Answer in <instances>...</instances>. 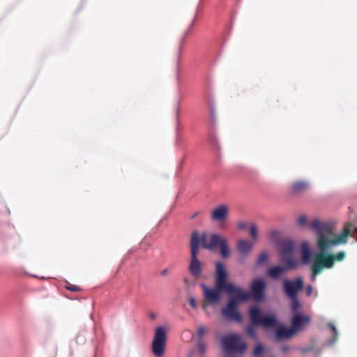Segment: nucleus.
Segmentation results:
<instances>
[{
  "label": "nucleus",
  "mask_w": 357,
  "mask_h": 357,
  "mask_svg": "<svg viewBox=\"0 0 357 357\" xmlns=\"http://www.w3.org/2000/svg\"><path fill=\"white\" fill-rule=\"evenodd\" d=\"M282 262L284 263V266H275L271 267L267 271V275L272 279H277L282 275L284 272L295 268L297 266L296 260L292 257H288L285 261Z\"/></svg>",
  "instance_id": "1a4fd4ad"
},
{
  "label": "nucleus",
  "mask_w": 357,
  "mask_h": 357,
  "mask_svg": "<svg viewBox=\"0 0 357 357\" xmlns=\"http://www.w3.org/2000/svg\"><path fill=\"white\" fill-rule=\"evenodd\" d=\"M201 287L203 290L204 295V305L203 308L206 310L208 305H213L218 303L221 299V291H225V289H218L215 284V288L211 289L208 287L206 284H202Z\"/></svg>",
  "instance_id": "6e6552de"
},
{
  "label": "nucleus",
  "mask_w": 357,
  "mask_h": 357,
  "mask_svg": "<svg viewBox=\"0 0 357 357\" xmlns=\"http://www.w3.org/2000/svg\"><path fill=\"white\" fill-rule=\"evenodd\" d=\"M150 245H151L150 243H145L144 241H142L140 243V247H141V248L144 249V251H146Z\"/></svg>",
  "instance_id": "7c9ffc66"
},
{
  "label": "nucleus",
  "mask_w": 357,
  "mask_h": 357,
  "mask_svg": "<svg viewBox=\"0 0 357 357\" xmlns=\"http://www.w3.org/2000/svg\"><path fill=\"white\" fill-rule=\"evenodd\" d=\"M268 260V255L266 251L261 252L257 260V264L258 266L264 265L267 263Z\"/></svg>",
  "instance_id": "aec40b11"
},
{
  "label": "nucleus",
  "mask_w": 357,
  "mask_h": 357,
  "mask_svg": "<svg viewBox=\"0 0 357 357\" xmlns=\"http://www.w3.org/2000/svg\"><path fill=\"white\" fill-rule=\"evenodd\" d=\"M295 331L292 326L287 328L284 326H279L276 330V339L277 340L288 339L295 334Z\"/></svg>",
  "instance_id": "dca6fc26"
},
{
  "label": "nucleus",
  "mask_w": 357,
  "mask_h": 357,
  "mask_svg": "<svg viewBox=\"0 0 357 357\" xmlns=\"http://www.w3.org/2000/svg\"><path fill=\"white\" fill-rule=\"evenodd\" d=\"M264 351V348L260 344H257L254 350L253 355L255 357L260 356Z\"/></svg>",
  "instance_id": "393cba45"
},
{
  "label": "nucleus",
  "mask_w": 357,
  "mask_h": 357,
  "mask_svg": "<svg viewBox=\"0 0 357 357\" xmlns=\"http://www.w3.org/2000/svg\"><path fill=\"white\" fill-rule=\"evenodd\" d=\"M238 227L240 229H245L247 227V225L244 222H240L238 223Z\"/></svg>",
  "instance_id": "72a5a7b5"
},
{
  "label": "nucleus",
  "mask_w": 357,
  "mask_h": 357,
  "mask_svg": "<svg viewBox=\"0 0 357 357\" xmlns=\"http://www.w3.org/2000/svg\"><path fill=\"white\" fill-rule=\"evenodd\" d=\"M167 332L164 327L158 326L155 330L153 340L151 344V351L156 357H162L165 351Z\"/></svg>",
  "instance_id": "423d86ee"
},
{
  "label": "nucleus",
  "mask_w": 357,
  "mask_h": 357,
  "mask_svg": "<svg viewBox=\"0 0 357 357\" xmlns=\"http://www.w3.org/2000/svg\"><path fill=\"white\" fill-rule=\"evenodd\" d=\"M312 275H311V280L314 282L316 280L317 275L321 273L320 271L317 270L316 268L311 266Z\"/></svg>",
  "instance_id": "bb28decb"
},
{
  "label": "nucleus",
  "mask_w": 357,
  "mask_h": 357,
  "mask_svg": "<svg viewBox=\"0 0 357 357\" xmlns=\"http://www.w3.org/2000/svg\"><path fill=\"white\" fill-rule=\"evenodd\" d=\"M250 236L254 240L257 238V227L255 224H252L250 225Z\"/></svg>",
  "instance_id": "a878e982"
},
{
  "label": "nucleus",
  "mask_w": 357,
  "mask_h": 357,
  "mask_svg": "<svg viewBox=\"0 0 357 357\" xmlns=\"http://www.w3.org/2000/svg\"><path fill=\"white\" fill-rule=\"evenodd\" d=\"M351 226L352 225L350 223H346L342 234L337 236L328 222L316 220L310 225V227L317 235V247L319 250L314 255L312 265L313 267L321 272L324 268H332L336 261H342L345 259L346 253L344 251L335 254L329 253L328 251L333 246L347 243V237L351 231Z\"/></svg>",
  "instance_id": "f257e3e1"
},
{
  "label": "nucleus",
  "mask_w": 357,
  "mask_h": 357,
  "mask_svg": "<svg viewBox=\"0 0 357 357\" xmlns=\"http://www.w3.org/2000/svg\"><path fill=\"white\" fill-rule=\"evenodd\" d=\"M311 321V317L309 315H304L301 313H296L291 318V326L295 333L303 330Z\"/></svg>",
  "instance_id": "ddd939ff"
},
{
  "label": "nucleus",
  "mask_w": 357,
  "mask_h": 357,
  "mask_svg": "<svg viewBox=\"0 0 357 357\" xmlns=\"http://www.w3.org/2000/svg\"><path fill=\"white\" fill-rule=\"evenodd\" d=\"M239 298L237 296H229V300L225 307L221 310L222 315L228 320H234L238 323L242 321V317L238 311L239 302L245 301Z\"/></svg>",
  "instance_id": "0eeeda50"
},
{
  "label": "nucleus",
  "mask_w": 357,
  "mask_h": 357,
  "mask_svg": "<svg viewBox=\"0 0 357 357\" xmlns=\"http://www.w3.org/2000/svg\"><path fill=\"white\" fill-rule=\"evenodd\" d=\"M312 293V285H308L306 288V295L307 296H311Z\"/></svg>",
  "instance_id": "473e14b6"
},
{
  "label": "nucleus",
  "mask_w": 357,
  "mask_h": 357,
  "mask_svg": "<svg viewBox=\"0 0 357 357\" xmlns=\"http://www.w3.org/2000/svg\"><path fill=\"white\" fill-rule=\"evenodd\" d=\"M150 316H151V318H152V319L155 318V314H151Z\"/></svg>",
  "instance_id": "4c0bfd02"
},
{
  "label": "nucleus",
  "mask_w": 357,
  "mask_h": 357,
  "mask_svg": "<svg viewBox=\"0 0 357 357\" xmlns=\"http://www.w3.org/2000/svg\"><path fill=\"white\" fill-rule=\"evenodd\" d=\"M66 289L69 291H73V292H77V291H79L81 290L80 287L75 285V284H69L66 286Z\"/></svg>",
  "instance_id": "cd10ccee"
},
{
  "label": "nucleus",
  "mask_w": 357,
  "mask_h": 357,
  "mask_svg": "<svg viewBox=\"0 0 357 357\" xmlns=\"http://www.w3.org/2000/svg\"><path fill=\"white\" fill-rule=\"evenodd\" d=\"M289 347L287 346H283L282 347V351L284 352V353H286L289 351Z\"/></svg>",
  "instance_id": "c9c22d12"
},
{
  "label": "nucleus",
  "mask_w": 357,
  "mask_h": 357,
  "mask_svg": "<svg viewBox=\"0 0 357 357\" xmlns=\"http://www.w3.org/2000/svg\"><path fill=\"white\" fill-rule=\"evenodd\" d=\"M226 357H240L234 354V352L243 354L247 348V344L241 337L237 335L223 336L221 340Z\"/></svg>",
  "instance_id": "39448f33"
},
{
  "label": "nucleus",
  "mask_w": 357,
  "mask_h": 357,
  "mask_svg": "<svg viewBox=\"0 0 357 357\" xmlns=\"http://www.w3.org/2000/svg\"><path fill=\"white\" fill-rule=\"evenodd\" d=\"M200 243L204 248L208 250H213L219 247L221 256L223 258H227L230 255L227 241L220 235L213 234L208 236L206 234H204L200 237L197 231H194L190 239L191 257L188 270L195 279L199 278L202 272V264L197 257Z\"/></svg>",
  "instance_id": "f03ea898"
},
{
  "label": "nucleus",
  "mask_w": 357,
  "mask_h": 357,
  "mask_svg": "<svg viewBox=\"0 0 357 357\" xmlns=\"http://www.w3.org/2000/svg\"><path fill=\"white\" fill-rule=\"evenodd\" d=\"M227 271L224 264L220 262L215 263V284L218 289H225L229 296H237L243 300H248L250 294L242 289L235 286L233 283L227 282Z\"/></svg>",
  "instance_id": "7ed1b4c3"
},
{
  "label": "nucleus",
  "mask_w": 357,
  "mask_h": 357,
  "mask_svg": "<svg viewBox=\"0 0 357 357\" xmlns=\"http://www.w3.org/2000/svg\"><path fill=\"white\" fill-rule=\"evenodd\" d=\"M189 303L192 308L195 309L197 307V301H196L195 298L190 297L189 299Z\"/></svg>",
  "instance_id": "c756f323"
},
{
  "label": "nucleus",
  "mask_w": 357,
  "mask_h": 357,
  "mask_svg": "<svg viewBox=\"0 0 357 357\" xmlns=\"http://www.w3.org/2000/svg\"><path fill=\"white\" fill-rule=\"evenodd\" d=\"M169 273V270L167 268H165L160 272V275L162 276H165Z\"/></svg>",
  "instance_id": "f704fd0d"
},
{
  "label": "nucleus",
  "mask_w": 357,
  "mask_h": 357,
  "mask_svg": "<svg viewBox=\"0 0 357 357\" xmlns=\"http://www.w3.org/2000/svg\"><path fill=\"white\" fill-rule=\"evenodd\" d=\"M291 312L295 314L296 313H299L298 309L301 306L300 302L298 299V296L295 297L294 298H291Z\"/></svg>",
  "instance_id": "412c9836"
},
{
  "label": "nucleus",
  "mask_w": 357,
  "mask_h": 357,
  "mask_svg": "<svg viewBox=\"0 0 357 357\" xmlns=\"http://www.w3.org/2000/svg\"><path fill=\"white\" fill-rule=\"evenodd\" d=\"M317 219H315L316 220ZM314 221V220L308 225V227L312 229L313 230L311 227H310V225ZM298 224L300 225V226H306L307 225V219L305 216L303 215H301V216H299L298 218Z\"/></svg>",
  "instance_id": "b1692460"
},
{
  "label": "nucleus",
  "mask_w": 357,
  "mask_h": 357,
  "mask_svg": "<svg viewBox=\"0 0 357 357\" xmlns=\"http://www.w3.org/2000/svg\"><path fill=\"white\" fill-rule=\"evenodd\" d=\"M266 288V283L262 279L254 280L250 285V292H248L249 298H252L256 301H261L264 299V292Z\"/></svg>",
  "instance_id": "9b49d317"
},
{
  "label": "nucleus",
  "mask_w": 357,
  "mask_h": 357,
  "mask_svg": "<svg viewBox=\"0 0 357 357\" xmlns=\"http://www.w3.org/2000/svg\"><path fill=\"white\" fill-rule=\"evenodd\" d=\"M309 185L305 181H296L291 185V191L294 194H299L306 191L308 189Z\"/></svg>",
  "instance_id": "a211bd4d"
},
{
  "label": "nucleus",
  "mask_w": 357,
  "mask_h": 357,
  "mask_svg": "<svg viewBox=\"0 0 357 357\" xmlns=\"http://www.w3.org/2000/svg\"><path fill=\"white\" fill-rule=\"evenodd\" d=\"M206 328L204 326H200L198 328L197 336L199 338V340H202L201 338L202 337L204 334L206 333Z\"/></svg>",
  "instance_id": "c85d7f7f"
},
{
  "label": "nucleus",
  "mask_w": 357,
  "mask_h": 357,
  "mask_svg": "<svg viewBox=\"0 0 357 357\" xmlns=\"http://www.w3.org/2000/svg\"><path fill=\"white\" fill-rule=\"evenodd\" d=\"M352 226H351V233L349 234V235H353L354 234H357V227H354L353 223L351 222H349Z\"/></svg>",
  "instance_id": "2f4dec72"
},
{
  "label": "nucleus",
  "mask_w": 357,
  "mask_h": 357,
  "mask_svg": "<svg viewBox=\"0 0 357 357\" xmlns=\"http://www.w3.org/2000/svg\"><path fill=\"white\" fill-rule=\"evenodd\" d=\"M249 314L252 325L246 328L247 333L252 338H257L254 326H263L267 328H273L276 326L277 320L274 315L263 316L259 307L255 305L250 308Z\"/></svg>",
  "instance_id": "20e7f679"
},
{
  "label": "nucleus",
  "mask_w": 357,
  "mask_h": 357,
  "mask_svg": "<svg viewBox=\"0 0 357 357\" xmlns=\"http://www.w3.org/2000/svg\"><path fill=\"white\" fill-rule=\"evenodd\" d=\"M252 248L253 243L247 240L241 239L236 243V249L243 256H247L252 251Z\"/></svg>",
  "instance_id": "2eb2a0df"
},
{
  "label": "nucleus",
  "mask_w": 357,
  "mask_h": 357,
  "mask_svg": "<svg viewBox=\"0 0 357 357\" xmlns=\"http://www.w3.org/2000/svg\"><path fill=\"white\" fill-rule=\"evenodd\" d=\"M229 208L226 204H221L213 208L211 212V220L218 223L225 222L229 215Z\"/></svg>",
  "instance_id": "f8f14e48"
},
{
  "label": "nucleus",
  "mask_w": 357,
  "mask_h": 357,
  "mask_svg": "<svg viewBox=\"0 0 357 357\" xmlns=\"http://www.w3.org/2000/svg\"><path fill=\"white\" fill-rule=\"evenodd\" d=\"M312 252L307 242L301 244V259L303 264H308L311 260Z\"/></svg>",
  "instance_id": "f3484780"
},
{
  "label": "nucleus",
  "mask_w": 357,
  "mask_h": 357,
  "mask_svg": "<svg viewBox=\"0 0 357 357\" xmlns=\"http://www.w3.org/2000/svg\"><path fill=\"white\" fill-rule=\"evenodd\" d=\"M278 248L281 255V261H285L288 257H291L294 250V243L291 239H282L278 243Z\"/></svg>",
  "instance_id": "4468645a"
},
{
  "label": "nucleus",
  "mask_w": 357,
  "mask_h": 357,
  "mask_svg": "<svg viewBox=\"0 0 357 357\" xmlns=\"http://www.w3.org/2000/svg\"><path fill=\"white\" fill-rule=\"evenodd\" d=\"M303 282L301 278L294 280H285L283 282V289L287 296L290 298L298 296V293L303 289Z\"/></svg>",
  "instance_id": "9d476101"
},
{
  "label": "nucleus",
  "mask_w": 357,
  "mask_h": 357,
  "mask_svg": "<svg viewBox=\"0 0 357 357\" xmlns=\"http://www.w3.org/2000/svg\"><path fill=\"white\" fill-rule=\"evenodd\" d=\"M184 282L187 284V285H189L190 284V280L188 278H185L184 279Z\"/></svg>",
  "instance_id": "e433bc0d"
},
{
  "label": "nucleus",
  "mask_w": 357,
  "mask_h": 357,
  "mask_svg": "<svg viewBox=\"0 0 357 357\" xmlns=\"http://www.w3.org/2000/svg\"><path fill=\"white\" fill-rule=\"evenodd\" d=\"M196 21H197V18H196V17H194V18L192 20L191 22L188 25L186 30H185L184 32L183 33V34L180 38V42H179L181 47H182L184 45L186 38L191 33V32L193 29V27L195 26V25L196 24Z\"/></svg>",
  "instance_id": "6ab92c4d"
},
{
  "label": "nucleus",
  "mask_w": 357,
  "mask_h": 357,
  "mask_svg": "<svg viewBox=\"0 0 357 357\" xmlns=\"http://www.w3.org/2000/svg\"><path fill=\"white\" fill-rule=\"evenodd\" d=\"M276 234V231H272L271 232V236H273V235Z\"/></svg>",
  "instance_id": "58836bf2"
},
{
  "label": "nucleus",
  "mask_w": 357,
  "mask_h": 357,
  "mask_svg": "<svg viewBox=\"0 0 357 357\" xmlns=\"http://www.w3.org/2000/svg\"><path fill=\"white\" fill-rule=\"evenodd\" d=\"M327 326L329 329L333 331L332 342H335L338 337V332L335 326L332 323H328Z\"/></svg>",
  "instance_id": "5701e85b"
},
{
  "label": "nucleus",
  "mask_w": 357,
  "mask_h": 357,
  "mask_svg": "<svg viewBox=\"0 0 357 357\" xmlns=\"http://www.w3.org/2000/svg\"><path fill=\"white\" fill-rule=\"evenodd\" d=\"M207 346L202 340H199L197 342V349L199 354L203 356L206 351Z\"/></svg>",
  "instance_id": "4be33fe9"
}]
</instances>
